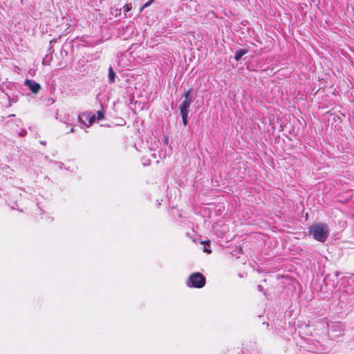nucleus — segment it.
Wrapping results in <instances>:
<instances>
[{"label": "nucleus", "instance_id": "nucleus-1", "mask_svg": "<svg viewBox=\"0 0 354 354\" xmlns=\"http://www.w3.org/2000/svg\"><path fill=\"white\" fill-rule=\"evenodd\" d=\"M309 232L316 241L324 242L329 236V228L326 223H315L310 227Z\"/></svg>", "mask_w": 354, "mask_h": 354}, {"label": "nucleus", "instance_id": "nucleus-2", "mask_svg": "<svg viewBox=\"0 0 354 354\" xmlns=\"http://www.w3.org/2000/svg\"><path fill=\"white\" fill-rule=\"evenodd\" d=\"M206 283L205 277L200 272H194L189 275L187 285L191 288H201Z\"/></svg>", "mask_w": 354, "mask_h": 354}, {"label": "nucleus", "instance_id": "nucleus-3", "mask_svg": "<svg viewBox=\"0 0 354 354\" xmlns=\"http://www.w3.org/2000/svg\"><path fill=\"white\" fill-rule=\"evenodd\" d=\"M192 89H187L183 91L182 97L183 101L180 104L179 109L180 113H189V108L192 102V98L191 96Z\"/></svg>", "mask_w": 354, "mask_h": 354}, {"label": "nucleus", "instance_id": "nucleus-4", "mask_svg": "<svg viewBox=\"0 0 354 354\" xmlns=\"http://www.w3.org/2000/svg\"><path fill=\"white\" fill-rule=\"evenodd\" d=\"M24 84L27 86L33 93H37L41 89V85L31 80H26Z\"/></svg>", "mask_w": 354, "mask_h": 354}, {"label": "nucleus", "instance_id": "nucleus-5", "mask_svg": "<svg viewBox=\"0 0 354 354\" xmlns=\"http://www.w3.org/2000/svg\"><path fill=\"white\" fill-rule=\"evenodd\" d=\"M248 53L247 50L245 49H239L238 50L234 55V59L236 61H239L241 59V57Z\"/></svg>", "mask_w": 354, "mask_h": 354}, {"label": "nucleus", "instance_id": "nucleus-6", "mask_svg": "<svg viewBox=\"0 0 354 354\" xmlns=\"http://www.w3.org/2000/svg\"><path fill=\"white\" fill-rule=\"evenodd\" d=\"M109 79L111 83L114 82L115 80V73L112 67L109 68Z\"/></svg>", "mask_w": 354, "mask_h": 354}, {"label": "nucleus", "instance_id": "nucleus-7", "mask_svg": "<svg viewBox=\"0 0 354 354\" xmlns=\"http://www.w3.org/2000/svg\"><path fill=\"white\" fill-rule=\"evenodd\" d=\"M86 119L88 120V124H86V127L91 125L95 120L96 118L95 115L86 114Z\"/></svg>", "mask_w": 354, "mask_h": 354}, {"label": "nucleus", "instance_id": "nucleus-8", "mask_svg": "<svg viewBox=\"0 0 354 354\" xmlns=\"http://www.w3.org/2000/svg\"><path fill=\"white\" fill-rule=\"evenodd\" d=\"M180 115L182 118L184 126H186L188 122V113H180Z\"/></svg>", "mask_w": 354, "mask_h": 354}, {"label": "nucleus", "instance_id": "nucleus-9", "mask_svg": "<svg viewBox=\"0 0 354 354\" xmlns=\"http://www.w3.org/2000/svg\"><path fill=\"white\" fill-rule=\"evenodd\" d=\"M131 9H132V4H131V3H127V4L123 7V11H124V12H127L130 11Z\"/></svg>", "mask_w": 354, "mask_h": 354}, {"label": "nucleus", "instance_id": "nucleus-10", "mask_svg": "<svg viewBox=\"0 0 354 354\" xmlns=\"http://www.w3.org/2000/svg\"><path fill=\"white\" fill-rule=\"evenodd\" d=\"M153 0H149L147 3H145L140 9V12L142 11L145 8L148 7L153 3Z\"/></svg>", "mask_w": 354, "mask_h": 354}, {"label": "nucleus", "instance_id": "nucleus-11", "mask_svg": "<svg viewBox=\"0 0 354 354\" xmlns=\"http://www.w3.org/2000/svg\"><path fill=\"white\" fill-rule=\"evenodd\" d=\"M97 119L100 120H102L104 118V112L102 111H98L97 112Z\"/></svg>", "mask_w": 354, "mask_h": 354}, {"label": "nucleus", "instance_id": "nucleus-12", "mask_svg": "<svg viewBox=\"0 0 354 354\" xmlns=\"http://www.w3.org/2000/svg\"><path fill=\"white\" fill-rule=\"evenodd\" d=\"M203 250L204 252H206L207 254H211L212 253V250L210 249L206 248L205 246L203 247Z\"/></svg>", "mask_w": 354, "mask_h": 354}, {"label": "nucleus", "instance_id": "nucleus-13", "mask_svg": "<svg viewBox=\"0 0 354 354\" xmlns=\"http://www.w3.org/2000/svg\"><path fill=\"white\" fill-rule=\"evenodd\" d=\"M78 122L81 124H84L86 127V122L83 120L82 118L80 115L78 116Z\"/></svg>", "mask_w": 354, "mask_h": 354}, {"label": "nucleus", "instance_id": "nucleus-14", "mask_svg": "<svg viewBox=\"0 0 354 354\" xmlns=\"http://www.w3.org/2000/svg\"><path fill=\"white\" fill-rule=\"evenodd\" d=\"M205 244L209 245L210 241H207L205 242H203Z\"/></svg>", "mask_w": 354, "mask_h": 354}]
</instances>
